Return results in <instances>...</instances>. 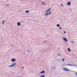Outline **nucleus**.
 Here are the masks:
<instances>
[{"mask_svg":"<svg viewBox=\"0 0 77 77\" xmlns=\"http://www.w3.org/2000/svg\"><path fill=\"white\" fill-rule=\"evenodd\" d=\"M51 8H49L48 9L46 10V13H47V14L45 15V16H47L48 15H50V14L51 13V11H50L49 12V11H51Z\"/></svg>","mask_w":77,"mask_h":77,"instance_id":"1","label":"nucleus"},{"mask_svg":"<svg viewBox=\"0 0 77 77\" xmlns=\"http://www.w3.org/2000/svg\"><path fill=\"white\" fill-rule=\"evenodd\" d=\"M16 65V64L15 63H13L12 65L9 66V67H14Z\"/></svg>","mask_w":77,"mask_h":77,"instance_id":"2","label":"nucleus"},{"mask_svg":"<svg viewBox=\"0 0 77 77\" xmlns=\"http://www.w3.org/2000/svg\"><path fill=\"white\" fill-rule=\"evenodd\" d=\"M63 71H67V72H68V71H69V70L68 69H66V68H63Z\"/></svg>","mask_w":77,"mask_h":77,"instance_id":"3","label":"nucleus"},{"mask_svg":"<svg viewBox=\"0 0 77 77\" xmlns=\"http://www.w3.org/2000/svg\"><path fill=\"white\" fill-rule=\"evenodd\" d=\"M63 39L64 41L65 42H67L68 41V40L66 38H63Z\"/></svg>","mask_w":77,"mask_h":77,"instance_id":"4","label":"nucleus"},{"mask_svg":"<svg viewBox=\"0 0 77 77\" xmlns=\"http://www.w3.org/2000/svg\"><path fill=\"white\" fill-rule=\"evenodd\" d=\"M17 26H20L21 25V23H20L19 22H18L17 23Z\"/></svg>","mask_w":77,"mask_h":77,"instance_id":"5","label":"nucleus"},{"mask_svg":"<svg viewBox=\"0 0 77 77\" xmlns=\"http://www.w3.org/2000/svg\"><path fill=\"white\" fill-rule=\"evenodd\" d=\"M67 4L69 6H70V5H71V2H68L67 3Z\"/></svg>","mask_w":77,"mask_h":77,"instance_id":"6","label":"nucleus"},{"mask_svg":"<svg viewBox=\"0 0 77 77\" xmlns=\"http://www.w3.org/2000/svg\"><path fill=\"white\" fill-rule=\"evenodd\" d=\"M15 61V59H12L11 60V61L12 62H14Z\"/></svg>","mask_w":77,"mask_h":77,"instance_id":"7","label":"nucleus"},{"mask_svg":"<svg viewBox=\"0 0 77 77\" xmlns=\"http://www.w3.org/2000/svg\"><path fill=\"white\" fill-rule=\"evenodd\" d=\"M41 74H42L44 73H45V72L44 71H42V72H40Z\"/></svg>","mask_w":77,"mask_h":77,"instance_id":"8","label":"nucleus"},{"mask_svg":"<svg viewBox=\"0 0 77 77\" xmlns=\"http://www.w3.org/2000/svg\"><path fill=\"white\" fill-rule=\"evenodd\" d=\"M68 51H69V52H70V51H71V50H70V49L69 48H68Z\"/></svg>","mask_w":77,"mask_h":77,"instance_id":"9","label":"nucleus"},{"mask_svg":"<svg viewBox=\"0 0 77 77\" xmlns=\"http://www.w3.org/2000/svg\"><path fill=\"white\" fill-rule=\"evenodd\" d=\"M57 27H60V25L59 24H57Z\"/></svg>","mask_w":77,"mask_h":77,"instance_id":"10","label":"nucleus"},{"mask_svg":"<svg viewBox=\"0 0 77 77\" xmlns=\"http://www.w3.org/2000/svg\"><path fill=\"white\" fill-rule=\"evenodd\" d=\"M25 12L26 13H28L29 12V11H25Z\"/></svg>","mask_w":77,"mask_h":77,"instance_id":"11","label":"nucleus"},{"mask_svg":"<svg viewBox=\"0 0 77 77\" xmlns=\"http://www.w3.org/2000/svg\"><path fill=\"white\" fill-rule=\"evenodd\" d=\"M40 77H45V75H43L42 76H41Z\"/></svg>","mask_w":77,"mask_h":77,"instance_id":"12","label":"nucleus"},{"mask_svg":"<svg viewBox=\"0 0 77 77\" xmlns=\"http://www.w3.org/2000/svg\"><path fill=\"white\" fill-rule=\"evenodd\" d=\"M42 3L43 5H45V4L44 3L42 2Z\"/></svg>","mask_w":77,"mask_h":77,"instance_id":"13","label":"nucleus"},{"mask_svg":"<svg viewBox=\"0 0 77 77\" xmlns=\"http://www.w3.org/2000/svg\"><path fill=\"white\" fill-rule=\"evenodd\" d=\"M5 23V20H3L2 22V24H4V23Z\"/></svg>","mask_w":77,"mask_h":77,"instance_id":"14","label":"nucleus"},{"mask_svg":"<svg viewBox=\"0 0 77 77\" xmlns=\"http://www.w3.org/2000/svg\"><path fill=\"white\" fill-rule=\"evenodd\" d=\"M68 66H72V65L71 64H69L68 65Z\"/></svg>","mask_w":77,"mask_h":77,"instance_id":"15","label":"nucleus"},{"mask_svg":"<svg viewBox=\"0 0 77 77\" xmlns=\"http://www.w3.org/2000/svg\"><path fill=\"white\" fill-rule=\"evenodd\" d=\"M59 29H60V30H62V28H61V27H59Z\"/></svg>","mask_w":77,"mask_h":77,"instance_id":"16","label":"nucleus"},{"mask_svg":"<svg viewBox=\"0 0 77 77\" xmlns=\"http://www.w3.org/2000/svg\"><path fill=\"white\" fill-rule=\"evenodd\" d=\"M62 60H63V61H64V60H65V59H62Z\"/></svg>","mask_w":77,"mask_h":77,"instance_id":"17","label":"nucleus"},{"mask_svg":"<svg viewBox=\"0 0 77 77\" xmlns=\"http://www.w3.org/2000/svg\"><path fill=\"white\" fill-rule=\"evenodd\" d=\"M60 5H62V6H63V5L62 4H60Z\"/></svg>","mask_w":77,"mask_h":77,"instance_id":"18","label":"nucleus"},{"mask_svg":"<svg viewBox=\"0 0 77 77\" xmlns=\"http://www.w3.org/2000/svg\"><path fill=\"white\" fill-rule=\"evenodd\" d=\"M75 75H76L77 76V72H75Z\"/></svg>","mask_w":77,"mask_h":77,"instance_id":"19","label":"nucleus"},{"mask_svg":"<svg viewBox=\"0 0 77 77\" xmlns=\"http://www.w3.org/2000/svg\"><path fill=\"white\" fill-rule=\"evenodd\" d=\"M64 33H66V32H65V31H64Z\"/></svg>","mask_w":77,"mask_h":77,"instance_id":"20","label":"nucleus"},{"mask_svg":"<svg viewBox=\"0 0 77 77\" xmlns=\"http://www.w3.org/2000/svg\"><path fill=\"white\" fill-rule=\"evenodd\" d=\"M71 42H72V43H73V42H72V41H71Z\"/></svg>","mask_w":77,"mask_h":77,"instance_id":"21","label":"nucleus"},{"mask_svg":"<svg viewBox=\"0 0 77 77\" xmlns=\"http://www.w3.org/2000/svg\"><path fill=\"white\" fill-rule=\"evenodd\" d=\"M22 69H24V67H22Z\"/></svg>","mask_w":77,"mask_h":77,"instance_id":"22","label":"nucleus"},{"mask_svg":"<svg viewBox=\"0 0 77 77\" xmlns=\"http://www.w3.org/2000/svg\"><path fill=\"white\" fill-rule=\"evenodd\" d=\"M58 56H60V54H58Z\"/></svg>","mask_w":77,"mask_h":77,"instance_id":"23","label":"nucleus"},{"mask_svg":"<svg viewBox=\"0 0 77 77\" xmlns=\"http://www.w3.org/2000/svg\"><path fill=\"white\" fill-rule=\"evenodd\" d=\"M12 45H11V46H12Z\"/></svg>","mask_w":77,"mask_h":77,"instance_id":"24","label":"nucleus"},{"mask_svg":"<svg viewBox=\"0 0 77 77\" xmlns=\"http://www.w3.org/2000/svg\"><path fill=\"white\" fill-rule=\"evenodd\" d=\"M7 6H8V5H7Z\"/></svg>","mask_w":77,"mask_h":77,"instance_id":"25","label":"nucleus"}]
</instances>
